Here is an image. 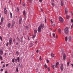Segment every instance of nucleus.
<instances>
[{
  "mask_svg": "<svg viewBox=\"0 0 73 73\" xmlns=\"http://www.w3.org/2000/svg\"><path fill=\"white\" fill-rule=\"evenodd\" d=\"M4 11L5 14H7V11L6 8H4Z\"/></svg>",
  "mask_w": 73,
  "mask_h": 73,
  "instance_id": "obj_6",
  "label": "nucleus"
},
{
  "mask_svg": "<svg viewBox=\"0 0 73 73\" xmlns=\"http://www.w3.org/2000/svg\"><path fill=\"white\" fill-rule=\"evenodd\" d=\"M58 32L59 33H61V29H58Z\"/></svg>",
  "mask_w": 73,
  "mask_h": 73,
  "instance_id": "obj_24",
  "label": "nucleus"
},
{
  "mask_svg": "<svg viewBox=\"0 0 73 73\" xmlns=\"http://www.w3.org/2000/svg\"><path fill=\"white\" fill-rule=\"evenodd\" d=\"M64 69V67L63 66V64H61L60 66V69L62 71Z\"/></svg>",
  "mask_w": 73,
  "mask_h": 73,
  "instance_id": "obj_9",
  "label": "nucleus"
},
{
  "mask_svg": "<svg viewBox=\"0 0 73 73\" xmlns=\"http://www.w3.org/2000/svg\"><path fill=\"white\" fill-rule=\"evenodd\" d=\"M4 73H8V71H6Z\"/></svg>",
  "mask_w": 73,
  "mask_h": 73,
  "instance_id": "obj_51",
  "label": "nucleus"
},
{
  "mask_svg": "<svg viewBox=\"0 0 73 73\" xmlns=\"http://www.w3.org/2000/svg\"><path fill=\"white\" fill-rule=\"evenodd\" d=\"M25 27H26V28H27V29H28V28H29L28 27V26H25Z\"/></svg>",
  "mask_w": 73,
  "mask_h": 73,
  "instance_id": "obj_46",
  "label": "nucleus"
},
{
  "mask_svg": "<svg viewBox=\"0 0 73 73\" xmlns=\"http://www.w3.org/2000/svg\"><path fill=\"white\" fill-rule=\"evenodd\" d=\"M8 65H9V64H7L6 65V66L7 67V66H8Z\"/></svg>",
  "mask_w": 73,
  "mask_h": 73,
  "instance_id": "obj_54",
  "label": "nucleus"
},
{
  "mask_svg": "<svg viewBox=\"0 0 73 73\" xmlns=\"http://www.w3.org/2000/svg\"><path fill=\"white\" fill-rule=\"evenodd\" d=\"M3 54V51L2 50H0V55L2 56Z\"/></svg>",
  "mask_w": 73,
  "mask_h": 73,
  "instance_id": "obj_10",
  "label": "nucleus"
},
{
  "mask_svg": "<svg viewBox=\"0 0 73 73\" xmlns=\"http://www.w3.org/2000/svg\"><path fill=\"white\" fill-rule=\"evenodd\" d=\"M61 6H63L64 5V1H61Z\"/></svg>",
  "mask_w": 73,
  "mask_h": 73,
  "instance_id": "obj_14",
  "label": "nucleus"
},
{
  "mask_svg": "<svg viewBox=\"0 0 73 73\" xmlns=\"http://www.w3.org/2000/svg\"><path fill=\"white\" fill-rule=\"evenodd\" d=\"M53 65L52 64H51V67H52V66H53Z\"/></svg>",
  "mask_w": 73,
  "mask_h": 73,
  "instance_id": "obj_60",
  "label": "nucleus"
},
{
  "mask_svg": "<svg viewBox=\"0 0 73 73\" xmlns=\"http://www.w3.org/2000/svg\"><path fill=\"white\" fill-rule=\"evenodd\" d=\"M28 41H29V40H30V39H29V37H28Z\"/></svg>",
  "mask_w": 73,
  "mask_h": 73,
  "instance_id": "obj_50",
  "label": "nucleus"
},
{
  "mask_svg": "<svg viewBox=\"0 0 73 73\" xmlns=\"http://www.w3.org/2000/svg\"><path fill=\"white\" fill-rule=\"evenodd\" d=\"M41 11H42V9H41Z\"/></svg>",
  "mask_w": 73,
  "mask_h": 73,
  "instance_id": "obj_63",
  "label": "nucleus"
},
{
  "mask_svg": "<svg viewBox=\"0 0 73 73\" xmlns=\"http://www.w3.org/2000/svg\"><path fill=\"white\" fill-rule=\"evenodd\" d=\"M42 27L43 28H44L43 24H41L39 26L38 28V32H41Z\"/></svg>",
  "mask_w": 73,
  "mask_h": 73,
  "instance_id": "obj_1",
  "label": "nucleus"
},
{
  "mask_svg": "<svg viewBox=\"0 0 73 73\" xmlns=\"http://www.w3.org/2000/svg\"><path fill=\"white\" fill-rule=\"evenodd\" d=\"M73 27V24H72L71 25V28H72V27Z\"/></svg>",
  "mask_w": 73,
  "mask_h": 73,
  "instance_id": "obj_58",
  "label": "nucleus"
},
{
  "mask_svg": "<svg viewBox=\"0 0 73 73\" xmlns=\"http://www.w3.org/2000/svg\"><path fill=\"white\" fill-rule=\"evenodd\" d=\"M15 61H16V62H17V59H16Z\"/></svg>",
  "mask_w": 73,
  "mask_h": 73,
  "instance_id": "obj_52",
  "label": "nucleus"
},
{
  "mask_svg": "<svg viewBox=\"0 0 73 73\" xmlns=\"http://www.w3.org/2000/svg\"><path fill=\"white\" fill-rule=\"evenodd\" d=\"M12 39L11 38L9 40V44L10 45H12Z\"/></svg>",
  "mask_w": 73,
  "mask_h": 73,
  "instance_id": "obj_5",
  "label": "nucleus"
},
{
  "mask_svg": "<svg viewBox=\"0 0 73 73\" xmlns=\"http://www.w3.org/2000/svg\"><path fill=\"white\" fill-rule=\"evenodd\" d=\"M47 63H49V60L48 59L46 60Z\"/></svg>",
  "mask_w": 73,
  "mask_h": 73,
  "instance_id": "obj_37",
  "label": "nucleus"
},
{
  "mask_svg": "<svg viewBox=\"0 0 73 73\" xmlns=\"http://www.w3.org/2000/svg\"><path fill=\"white\" fill-rule=\"evenodd\" d=\"M3 63H4V62H1V64H3Z\"/></svg>",
  "mask_w": 73,
  "mask_h": 73,
  "instance_id": "obj_61",
  "label": "nucleus"
},
{
  "mask_svg": "<svg viewBox=\"0 0 73 73\" xmlns=\"http://www.w3.org/2000/svg\"><path fill=\"white\" fill-rule=\"evenodd\" d=\"M10 17L11 18H12V14L11 12H10Z\"/></svg>",
  "mask_w": 73,
  "mask_h": 73,
  "instance_id": "obj_19",
  "label": "nucleus"
},
{
  "mask_svg": "<svg viewBox=\"0 0 73 73\" xmlns=\"http://www.w3.org/2000/svg\"><path fill=\"white\" fill-rule=\"evenodd\" d=\"M35 37H36V35H33V38H35Z\"/></svg>",
  "mask_w": 73,
  "mask_h": 73,
  "instance_id": "obj_43",
  "label": "nucleus"
},
{
  "mask_svg": "<svg viewBox=\"0 0 73 73\" xmlns=\"http://www.w3.org/2000/svg\"><path fill=\"white\" fill-rule=\"evenodd\" d=\"M18 67H20V64H19V65H18Z\"/></svg>",
  "mask_w": 73,
  "mask_h": 73,
  "instance_id": "obj_56",
  "label": "nucleus"
},
{
  "mask_svg": "<svg viewBox=\"0 0 73 73\" xmlns=\"http://www.w3.org/2000/svg\"><path fill=\"white\" fill-rule=\"evenodd\" d=\"M37 39H36V41H35V43L36 44H37Z\"/></svg>",
  "mask_w": 73,
  "mask_h": 73,
  "instance_id": "obj_45",
  "label": "nucleus"
},
{
  "mask_svg": "<svg viewBox=\"0 0 73 73\" xmlns=\"http://www.w3.org/2000/svg\"><path fill=\"white\" fill-rule=\"evenodd\" d=\"M39 60H40V61H41V60H42L41 59V56H40Z\"/></svg>",
  "mask_w": 73,
  "mask_h": 73,
  "instance_id": "obj_36",
  "label": "nucleus"
},
{
  "mask_svg": "<svg viewBox=\"0 0 73 73\" xmlns=\"http://www.w3.org/2000/svg\"><path fill=\"white\" fill-rule=\"evenodd\" d=\"M12 25L11 26L12 28H13V26L15 25V21H12Z\"/></svg>",
  "mask_w": 73,
  "mask_h": 73,
  "instance_id": "obj_8",
  "label": "nucleus"
},
{
  "mask_svg": "<svg viewBox=\"0 0 73 73\" xmlns=\"http://www.w3.org/2000/svg\"><path fill=\"white\" fill-rule=\"evenodd\" d=\"M21 21H22V18H20L19 21V24L20 25V24H21Z\"/></svg>",
  "mask_w": 73,
  "mask_h": 73,
  "instance_id": "obj_12",
  "label": "nucleus"
},
{
  "mask_svg": "<svg viewBox=\"0 0 73 73\" xmlns=\"http://www.w3.org/2000/svg\"><path fill=\"white\" fill-rule=\"evenodd\" d=\"M11 23H8V25H7L8 28H10V27H11Z\"/></svg>",
  "mask_w": 73,
  "mask_h": 73,
  "instance_id": "obj_16",
  "label": "nucleus"
},
{
  "mask_svg": "<svg viewBox=\"0 0 73 73\" xmlns=\"http://www.w3.org/2000/svg\"><path fill=\"white\" fill-rule=\"evenodd\" d=\"M59 63L58 62H57L56 64V65L55 66V68H57V67H58V66L59 65Z\"/></svg>",
  "mask_w": 73,
  "mask_h": 73,
  "instance_id": "obj_7",
  "label": "nucleus"
},
{
  "mask_svg": "<svg viewBox=\"0 0 73 73\" xmlns=\"http://www.w3.org/2000/svg\"><path fill=\"white\" fill-rule=\"evenodd\" d=\"M25 3H23V6L24 7V6H25Z\"/></svg>",
  "mask_w": 73,
  "mask_h": 73,
  "instance_id": "obj_57",
  "label": "nucleus"
},
{
  "mask_svg": "<svg viewBox=\"0 0 73 73\" xmlns=\"http://www.w3.org/2000/svg\"><path fill=\"white\" fill-rule=\"evenodd\" d=\"M47 68L48 69V72H50V68H49V67H48Z\"/></svg>",
  "mask_w": 73,
  "mask_h": 73,
  "instance_id": "obj_34",
  "label": "nucleus"
},
{
  "mask_svg": "<svg viewBox=\"0 0 73 73\" xmlns=\"http://www.w3.org/2000/svg\"><path fill=\"white\" fill-rule=\"evenodd\" d=\"M71 21L72 23H73V19H71Z\"/></svg>",
  "mask_w": 73,
  "mask_h": 73,
  "instance_id": "obj_48",
  "label": "nucleus"
},
{
  "mask_svg": "<svg viewBox=\"0 0 73 73\" xmlns=\"http://www.w3.org/2000/svg\"><path fill=\"white\" fill-rule=\"evenodd\" d=\"M66 57V55H65V54H64L63 56V59L64 60H65Z\"/></svg>",
  "mask_w": 73,
  "mask_h": 73,
  "instance_id": "obj_13",
  "label": "nucleus"
},
{
  "mask_svg": "<svg viewBox=\"0 0 73 73\" xmlns=\"http://www.w3.org/2000/svg\"><path fill=\"white\" fill-rule=\"evenodd\" d=\"M20 59V58H19V57H17V60H18V62L20 61V59Z\"/></svg>",
  "mask_w": 73,
  "mask_h": 73,
  "instance_id": "obj_28",
  "label": "nucleus"
},
{
  "mask_svg": "<svg viewBox=\"0 0 73 73\" xmlns=\"http://www.w3.org/2000/svg\"><path fill=\"white\" fill-rule=\"evenodd\" d=\"M23 15H24V16H25V11H24L23 12Z\"/></svg>",
  "mask_w": 73,
  "mask_h": 73,
  "instance_id": "obj_26",
  "label": "nucleus"
},
{
  "mask_svg": "<svg viewBox=\"0 0 73 73\" xmlns=\"http://www.w3.org/2000/svg\"><path fill=\"white\" fill-rule=\"evenodd\" d=\"M37 30H35L34 31V33L35 34H36L37 33Z\"/></svg>",
  "mask_w": 73,
  "mask_h": 73,
  "instance_id": "obj_20",
  "label": "nucleus"
},
{
  "mask_svg": "<svg viewBox=\"0 0 73 73\" xmlns=\"http://www.w3.org/2000/svg\"><path fill=\"white\" fill-rule=\"evenodd\" d=\"M53 6V7H54V6L55 5H54V3H52L51 4Z\"/></svg>",
  "mask_w": 73,
  "mask_h": 73,
  "instance_id": "obj_30",
  "label": "nucleus"
},
{
  "mask_svg": "<svg viewBox=\"0 0 73 73\" xmlns=\"http://www.w3.org/2000/svg\"><path fill=\"white\" fill-rule=\"evenodd\" d=\"M16 70L17 72H19V68H18L17 67L16 69Z\"/></svg>",
  "mask_w": 73,
  "mask_h": 73,
  "instance_id": "obj_27",
  "label": "nucleus"
},
{
  "mask_svg": "<svg viewBox=\"0 0 73 73\" xmlns=\"http://www.w3.org/2000/svg\"><path fill=\"white\" fill-rule=\"evenodd\" d=\"M9 44V43L8 42H7L6 44V46H7Z\"/></svg>",
  "mask_w": 73,
  "mask_h": 73,
  "instance_id": "obj_39",
  "label": "nucleus"
},
{
  "mask_svg": "<svg viewBox=\"0 0 73 73\" xmlns=\"http://www.w3.org/2000/svg\"><path fill=\"white\" fill-rule=\"evenodd\" d=\"M66 18L67 19H69V16L68 15H66Z\"/></svg>",
  "mask_w": 73,
  "mask_h": 73,
  "instance_id": "obj_23",
  "label": "nucleus"
},
{
  "mask_svg": "<svg viewBox=\"0 0 73 73\" xmlns=\"http://www.w3.org/2000/svg\"><path fill=\"white\" fill-rule=\"evenodd\" d=\"M53 37L54 38H55V37H56V36H55V34H53Z\"/></svg>",
  "mask_w": 73,
  "mask_h": 73,
  "instance_id": "obj_33",
  "label": "nucleus"
},
{
  "mask_svg": "<svg viewBox=\"0 0 73 73\" xmlns=\"http://www.w3.org/2000/svg\"><path fill=\"white\" fill-rule=\"evenodd\" d=\"M12 62L14 63L15 62V59L13 58L12 59Z\"/></svg>",
  "mask_w": 73,
  "mask_h": 73,
  "instance_id": "obj_29",
  "label": "nucleus"
},
{
  "mask_svg": "<svg viewBox=\"0 0 73 73\" xmlns=\"http://www.w3.org/2000/svg\"><path fill=\"white\" fill-rule=\"evenodd\" d=\"M39 1L40 3L42 2V0H39Z\"/></svg>",
  "mask_w": 73,
  "mask_h": 73,
  "instance_id": "obj_49",
  "label": "nucleus"
},
{
  "mask_svg": "<svg viewBox=\"0 0 73 73\" xmlns=\"http://www.w3.org/2000/svg\"><path fill=\"white\" fill-rule=\"evenodd\" d=\"M1 72H3V69H1Z\"/></svg>",
  "mask_w": 73,
  "mask_h": 73,
  "instance_id": "obj_55",
  "label": "nucleus"
},
{
  "mask_svg": "<svg viewBox=\"0 0 73 73\" xmlns=\"http://www.w3.org/2000/svg\"><path fill=\"white\" fill-rule=\"evenodd\" d=\"M51 56L52 57H54V54L53 53H52L51 54Z\"/></svg>",
  "mask_w": 73,
  "mask_h": 73,
  "instance_id": "obj_18",
  "label": "nucleus"
},
{
  "mask_svg": "<svg viewBox=\"0 0 73 73\" xmlns=\"http://www.w3.org/2000/svg\"><path fill=\"white\" fill-rule=\"evenodd\" d=\"M19 52H18V51H17L16 52V54H17V55H19Z\"/></svg>",
  "mask_w": 73,
  "mask_h": 73,
  "instance_id": "obj_40",
  "label": "nucleus"
},
{
  "mask_svg": "<svg viewBox=\"0 0 73 73\" xmlns=\"http://www.w3.org/2000/svg\"><path fill=\"white\" fill-rule=\"evenodd\" d=\"M33 46V43H31V46H30V47H32Z\"/></svg>",
  "mask_w": 73,
  "mask_h": 73,
  "instance_id": "obj_25",
  "label": "nucleus"
},
{
  "mask_svg": "<svg viewBox=\"0 0 73 73\" xmlns=\"http://www.w3.org/2000/svg\"><path fill=\"white\" fill-rule=\"evenodd\" d=\"M54 65H53V66L52 67V68L53 69H54Z\"/></svg>",
  "mask_w": 73,
  "mask_h": 73,
  "instance_id": "obj_42",
  "label": "nucleus"
},
{
  "mask_svg": "<svg viewBox=\"0 0 73 73\" xmlns=\"http://www.w3.org/2000/svg\"><path fill=\"white\" fill-rule=\"evenodd\" d=\"M67 66H69V62H68L67 64Z\"/></svg>",
  "mask_w": 73,
  "mask_h": 73,
  "instance_id": "obj_38",
  "label": "nucleus"
},
{
  "mask_svg": "<svg viewBox=\"0 0 73 73\" xmlns=\"http://www.w3.org/2000/svg\"><path fill=\"white\" fill-rule=\"evenodd\" d=\"M65 13L66 14L68 13V10L66 8L65 9Z\"/></svg>",
  "mask_w": 73,
  "mask_h": 73,
  "instance_id": "obj_15",
  "label": "nucleus"
},
{
  "mask_svg": "<svg viewBox=\"0 0 73 73\" xmlns=\"http://www.w3.org/2000/svg\"><path fill=\"white\" fill-rule=\"evenodd\" d=\"M20 42H23V37H21L20 38Z\"/></svg>",
  "mask_w": 73,
  "mask_h": 73,
  "instance_id": "obj_11",
  "label": "nucleus"
},
{
  "mask_svg": "<svg viewBox=\"0 0 73 73\" xmlns=\"http://www.w3.org/2000/svg\"><path fill=\"white\" fill-rule=\"evenodd\" d=\"M16 45H19V43H16Z\"/></svg>",
  "mask_w": 73,
  "mask_h": 73,
  "instance_id": "obj_62",
  "label": "nucleus"
},
{
  "mask_svg": "<svg viewBox=\"0 0 73 73\" xmlns=\"http://www.w3.org/2000/svg\"><path fill=\"white\" fill-rule=\"evenodd\" d=\"M17 40L19 41V42H20V38H19V37H17Z\"/></svg>",
  "mask_w": 73,
  "mask_h": 73,
  "instance_id": "obj_17",
  "label": "nucleus"
},
{
  "mask_svg": "<svg viewBox=\"0 0 73 73\" xmlns=\"http://www.w3.org/2000/svg\"><path fill=\"white\" fill-rule=\"evenodd\" d=\"M0 59L1 60H3V58H2L1 55L0 56Z\"/></svg>",
  "mask_w": 73,
  "mask_h": 73,
  "instance_id": "obj_31",
  "label": "nucleus"
},
{
  "mask_svg": "<svg viewBox=\"0 0 73 73\" xmlns=\"http://www.w3.org/2000/svg\"><path fill=\"white\" fill-rule=\"evenodd\" d=\"M17 12H19V7L17 8Z\"/></svg>",
  "mask_w": 73,
  "mask_h": 73,
  "instance_id": "obj_22",
  "label": "nucleus"
},
{
  "mask_svg": "<svg viewBox=\"0 0 73 73\" xmlns=\"http://www.w3.org/2000/svg\"><path fill=\"white\" fill-rule=\"evenodd\" d=\"M4 21V17H2L1 19V22L0 21V25H1L3 24V23Z\"/></svg>",
  "mask_w": 73,
  "mask_h": 73,
  "instance_id": "obj_4",
  "label": "nucleus"
},
{
  "mask_svg": "<svg viewBox=\"0 0 73 73\" xmlns=\"http://www.w3.org/2000/svg\"><path fill=\"white\" fill-rule=\"evenodd\" d=\"M67 36H66V37H65V41H67Z\"/></svg>",
  "mask_w": 73,
  "mask_h": 73,
  "instance_id": "obj_35",
  "label": "nucleus"
},
{
  "mask_svg": "<svg viewBox=\"0 0 73 73\" xmlns=\"http://www.w3.org/2000/svg\"><path fill=\"white\" fill-rule=\"evenodd\" d=\"M44 68L45 69H46L48 68V66L46 64L44 65Z\"/></svg>",
  "mask_w": 73,
  "mask_h": 73,
  "instance_id": "obj_21",
  "label": "nucleus"
},
{
  "mask_svg": "<svg viewBox=\"0 0 73 73\" xmlns=\"http://www.w3.org/2000/svg\"><path fill=\"white\" fill-rule=\"evenodd\" d=\"M5 64H4L3 65L2 68H5Z\"/></svg>",
  "mask_w": 73,
  "mask_h": 73,
  "instance_id": "obj_32",
  "label": "nucleus"
},
{
  "mask_svg": "<svg viewBox=\"0 0 73 73\" xmlns=\"http://www.w3.org/2000/svg\"><path fill=\"white\" fill-rule=\"evenodd\" d=\"M59 20L60 22H61V23H63L64 22V19H63V18H62L61 17H59Z\"/></svg>",
  "mask_w": 73,
  "mask_h": 73,
  "instance_id": "obj_3",
  "label": "nucleus"
},
{
  "mask_svg": "<svg viewBox=\"0 0 73 73\" xmlns=\"http://www.w3.org/2000/svg\"><path fill=\"white\" fill-rule=\"evenodd\" d=\"M69 32V28L68 27H66L64 29V33L66 34H67Z\"/></svg>",
  "mask_w": 73,
  "mask_h": 73,
  "instance_id": "obj_2",
  "label": "nucleus"
},
{
  "mask_svg": "<svg viewBox=\"0 0 73 73\" xmlns=\"http://www.w3.org/2000/svg\"><path fill=\"white\" fill-rule=\"evenodd\" d=\"M29 1L30 3H32V0H29Z\"/></svg>",
  "mask_w": 73,
  "mask_h": 73,
  "instance_id": "obj_47",
  "label": "nucleus"
},
{
  "mask_svg": "<svg viewBox=\"0 0 73 73\" xmlns=\"http://www.w3.org/2000/svg\"><path fill=\"white\" fill-rule=\"evenodd\" d=\"M36 52L37 53H38V50H37L36 51Z\"/></svg>",
  "mask_w": 73,
  "mask_h": 73,
  "instance_id": "obj_53",
  "label": "nucleus"
},
{
  "mask_svg": "<svg viewBox=\"0 0 73 73\" xmlns=\"http://www.w3.org/2000/svg\"><path fill=\"white\" fill-rule=\"evenodd\" d=\"M0 38L1 39V41H2L3 40V39H2V37H1V36H0Z\"/></svg>",
  "mask_w": 73,
  "mask_h": 73,
  "instance_id": "obj_44",
  "label": "nucleus"
},
{
  "mask_svg": "<svg viewBox=\"0 0 73 73\" xmlns=\"http://www.w3.org/2000/svg\"><path fill=\"white\" fill-rule=\"evenodd\" d=\"M71 39H72V38L70 36V38L69 39V40L70 41V40H71Z\"/></svg>",
  "mask_w": 73,
  "mask_h": 73,
  "instance_id": "obj_41",
  "label": "nucleus"
},
{
  "mask_svg": "<svg viewBox=\"0 0 73 73\" xmlns=\"http://www.w3.org/2000/svg\"><path fill=\"white\" fill-rule=\"evenodd\" d=\"M50 21L51 23H53V21H52V19L50 20Z\"/></svg>",
  "mask_w": 73,
  "mask_h": 73,
  "instance_id": "obj_59",
  "label": "nucleus"
},
{
  "mask_svg": "<svg viewBox=\"0 0 73 73\" xmlns=\"http://www.w3.org/2000/svg\"><path fill=\"white\" fill-rule=\"evenodd\" d=\"M53 27H54L55 25L54 24H53Z\"/></svg>",
  "mask_w": 73,
  "mask_h": 73,
  "instance_id": "obj_64",
  "label": "nucleus"
}]
</instances>
